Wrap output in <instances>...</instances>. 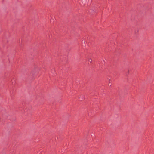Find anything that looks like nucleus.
<instances>
[{
  "label": "nucleus",
  "mask_w": 154,
  "mask_h": 154,
  "mask_svg": "<svg viewBox=\"0 0 154 154\" xmlns=\"http://www.w3.org/2000/svg\"><path fill=\"white\" fill-rule=\"evenodd\" d=\"M82 46H84L85 47L86 46V44L85 43V41L82 40Z\"/></svg>",
  "instance_id": "obj_1"
},
{
  "label": "nucleus",
  "mask_w": 154,
  "mask_h": 154,
  "mask_svg": "<svg viewBox=\"0 0 154 154\" xmlns=\"http://www.w3.org/2000/svg\"><path fill=\"white\" fill-rule=\"evenodd\" d=\"M88 61H89V62H90L91 63V62H92V59H91V58L89 59H88Z\"/></svg>",
  "instance_id": "obj_2"
}]
</instances>
